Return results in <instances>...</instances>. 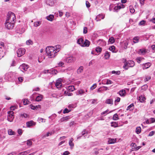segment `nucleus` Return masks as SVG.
I'll return each instance as SVG.
<instances>
[{
  "label": "nucleus",
  "mask_w": 155,
  "mask_h": 155,
  "mask_svg": "<svg viewBox=\"0 0 155 155\" xmlns=\"http://www.w3.org/2000/svg\"><path fill=\"white\" fill-rule=\"evenodd\" d=\"M64 64V63L62 61H60L58 63V65L59 67H62Z\"/></svg>",
  "instance_id": "nucleus-62"
},
{
  "label": "nucleus",
  "mask_w": 155,
  "mask_h": 155,
  "mask_svg": "<svg viewBox=\"0 0 155 155\" xmlns=\"http://www.w3.org/2000/svg\"><path fill=\"white\" fill-rule=\"evenodd\" d=\"M55 85L57 88H60L61 85V84L60 82H56L55 84Z\"/></svg>",
  "instance_id": "nucleus-43"
},
{
  "label": "nucleus",
  "mask_w": 155,
  "mask_h": 155,
  "mask_svg": "<svg viewBox=\"0 0 155 155\" xmlns=\"http://www.w3.org/2000/svg\"><path fill=\"white\" fill-rule=\"evenodd\" d=\"M90 42L87 39H85L83 44L82 45V47H88L90 45Z\"/></svg>",
  "instance_id": "nucleus-13"
},
{
  "label": "nucleus",
  "mask_w": 155,
  "mask_h": 155,
  "mask_svg": "<svg viewBox=\"0 0 155 155\" xmlns=\"http://www.w3.org/2000/svg\"><path fill=\"white\" fill-rule=\"evenodd\" d=\"M134 104L133 103L131 104L128 106L126 110H130V111L134 109Z\"/></svg>",
  "instance_id": "nucleus-23"
},
{
  "label": "nucleus",
  "mask_w": 155,
  "mask_h": 155,
  "mask_svg": "<svg viewBox=\"0 0 155 155\" xmlns=\"http://www.w3.org/2000/svg\"><path fill=\"white\" fill-rule=\"evenodd\" d=\"M16 31L17 33L22 34L25 31V29L20 25L18 26L16 28Z\"/></svg>",
  "instance_id": "nucleus-9"
},
{
  "label": "nucleus",
  "mask_w": 155,
  "mask_h": 155,
  "mask_svg": "<svg viewBox=\"0 0 155 155\" xmlns=\"http://www.w3.org/2000/svg\"><path fill=\"white\" fill-rule=\"evenodd\" d=\"M30 106L31 108V109L35 110L37 109V106H34L33 105L31 104L30 105Z\"/></svg>",
  "instance_id": "nucleus-47"
},
{
  "label": "nucleus",
  "mask_w": 155,
  "mask_h": 155,
  "mask_svg": "<svg viewBox=\"0 0 155 155\" xmlns=\"http://www.w3.org/2000/svg\"><path fill=\"white\" fill-rule=\"evenodd\" d=\"M32 142L29 140L27 141V145L30 146L32 145Z\"/></svg>",
  "instance_id": "nucleus-52"
},
{
  "label": "nucleus",
  "mask_w": 155,
  "mask_h": 155,
  "mask_svg": "<svg viewBox=\"0 0 155 155\" xmlns=\"http://www.w3.org/2000/svg\"><path fill=\"white\" fill-rule=\"evenodd\" d=\"M124 64L123 68L125 70H127L129 67H133L135 65V62L132 60L127 61L126 59L125 60L124 62Z\"/></svg>",
  "instance_id": "nucleus-2"
},
{
  "label": "nucleus",
  "mask_w": 155,
  "mask_h": 155,
  "mask_svg": "<svg viewBox=\"0 0 155 155\" xmlns=\"http://www.w3.org/2000/svg\"><path fill=\"white\" fill-rule=\"evenodd\" d=\"M71 91H65L64 92V94L65 95L71 96L73 95V94L72 93L70 92Z\"/></svg>",
  "instance_id": "nucleus-30"
},
{
  "label": "nucleus",
  "mask_w": 155,
  "mask_h": 155,
  "mask_svg": "<svg viewBox=\"0 0 155 155\" xmlns=\"http://www.w3.org/2000/svg\"><path fill=\"white\" fill-rule=\"evenodd\" d=\"M97 87V84H94L90 88V89L91 90H93Z\"/></svg>",
  "instance_id": "nucleus-53"
},
{
  "label": "nucleus",
  "mask_w": 155,
  "mask_h": 155,
  "mask_svg": "<svg viewBox=\"0 0 155 155\" xmlns=\"http://www.w3.org/2000/svg\"><path fill=\"white\" fill-rule=\"evenodd\" d=\"M38 121L39 123L45 122V120L42 118L39 117L38 119Z\"/></svg>",
  "instance_id": "nucleus-44"
},
{
  "label": "nucleus",
  "mask_w": 155,
  "mask_h": 155,
  "mask_svg": "<svg viewBox=\"0 0 155 155\" xmlns=\"http://www.w3.org/2000/svg\"><path fill=\"white\" fill-rule=\"evenodd\" d=\"M5 24V27L8 29H12L15 25L14 22L6 21Z\"/></svg>",
  "instance_id": "nucleus-5"
},
{
  "label": "nucleus",
  "mask_w": 155,
  "mask_h": 155,
  "mask_svg": "<svg viewBox=\"0 0 155 155\" xmlns=\"http://www.w3.org/2000/svg\"><path fill=\"white\" fill-rule=\"evenodd\" d=\"M110 54L107 51H106V52L104 54V56L105 57L106 59H108L110 57Z\"/></svg>",
  "instance_id": "nucleus-32"
},
{
  "label": "nucleus",
  "mask_w": 155,
  "mask_h": 155,
  "mask_svg": "<svg viewBox=\"0 0 155 155\" xmlns=\"http://www.w3.org/2000/svg\"><path fill=\"white\" fill-rule=\"evenodd\" d=\"M25 52V50L24 48L18 49L17 51V54L18 57H20L24 55Z\"/></svg>",
  "instance_id": "nucleus-6"
},
{
  "label": "nucleus",
  "mask_w": 155,
  "mask_h": 155,
  "mask_svg": "<svg viewBox=\"0 0 155 155\" xmlns=\"http://www.w3.org/2000/svg\"><path fill=\"white\" fill-rule=\"evenodd\" d=\"M143 58H141L140 57H138L137 58H136V60H137V62L138 63H140L141 61H142V59H143Z\"/></svg>",
  "instance_id": "nucleus-48"
},
{
  "label": "nucleus",
  "mask_w": 155,
  "mask_h": 155,
  "mask_svg": "<svg viewBox=\"0 0 155 155\" xmlns=\"http://www.w3.org/2000/svg\"><path fill=\"white\" fill-rule=\"evenodd\" d=\"M115 39L113 37H111L108 40V42L109 43L113 44L115 42Z\"/></svg>",
  "instance_id": "nucleus-28"
},
{
  "label": "nucleus",
  "mask_w": 155,
  "mask_h": 155,
  "mask_svg": "<svg viewBox=\"0 0 155 155\" xmlns=\"http://www.w3.org/2000/svg\"><path fill=\"white\" fill-rule=\"evenodd\" d=\"M23 103L25 105H27L28 104L29 101L27 99H24L23 100Z\"/></svg>",
  "instance_id": "nucleus-49"
},
{
  "label": "nucleus",
  "mask_w": 155,
  "mask_h": 155,
  "mask_svg": "<svg viewBox=\"0 0 155 155\" xmlns=\"http://www.w3.org/2000/svg\"><path fill=\"white\" fill-rule=\"evenodd\" d=\"M28 116V114H26L25 113L21 114V116L22 117H24L25 118H27Z\"/></svg>",
  "instance_id": "nucleus-59"
},
{
  "label": "nucleus",
  "mask_w": 155,
  "mask_h": 155,
  "mask_svg": "<svg viewBox=\"0 0 155 155\" xmlns=\"http://www.w3.org/2000/svg\"><path fill=\"white\" fill-rule=\"evenodd\" d=\"M151 65L150 63L148 62L142 64V66L143 69H146L149 68Z\"/></svg>",
  "instance_id": "nucleus-12"
},
{
  "label": "nucleus",
  "mask_w": 155,
  "mask_h": 155,
  "mask_svg": "<svg viewBox=\"0 0 155 155\" xmlns=\"http://www.w3.org/2000/svg\"><path fill=\"white\" fill-rule=\"evenodd\" d=\"M41 24V23L40 21H38L37 22H36L34 24V26H38L39 25Z\"/></svg>",
  "instance_id": "nucleus-61"
},
{
  "label": "nucleus",
  "mask_w": 155,
  "mask_h": 155,
  "mask_svg": "<svg viewBox=\"0 0 155 155\" xmlns=\"http://www.w3.org/2000/svg\"><path fill=\"white\" fill-rule=\"evenodd\" d=\"M50 71L51 72H49L50 73H51L52 74L55 75L58 72L55 69H53L52 70H50Z\"/></svg>",
  "instance_id": "nucleus-37"
},
{
  "label": "nucleus",
  "mask_w": 155,
  "mask_h": 155,
  "mask_svg": "<svg viewBox=\"0 0 155 155\" xmlns=\"http://www.w3.org/2000/svg\"><path fill=\"white\" fill-rule=\"evenodd\" d=\"M15 20L16 17L14 13L11 12H9L8 13L6 21L8 22L11 21L12 22H14V23H15Z\"/></svg>",
  "instance_id": "nucleus-3"
},
{
  "label": "nucleus",
  "mask_w": 155,
  "mask_h": 155,
  "mask_svg": "<svg viewBox=\"0 0 155 155\" xmlns=\"http://www.w3.org/2000/svg\"><path fill=\"white\" fill-rule=\"evenodd\" d=\"M109 50L110 51H112L113 53H116L117 51V50H116L115 47L114 45H113V46H110L109 48Z\"/></svg>",
  "instance_id": "nucleus-18"
},
{
  "label": "nucleus",
  "mask_w": 155,
  "mask_h": 155,
  "mask_svg": "<svg viewBox=\"0 0 155 155\" xmlns=\"http://www.w3.org/2000/svg\"><path fill=\"white\" fill-rule=\"evenodd\" d=\"M108 89V88L107 87L105 86H103L99 88L97 90V92H101L103 91H107Z\"/></svg>",
  "instance_id": "nucleus-15"
},
{
  "label": "nucleus",
  "mask_w": 155,
  "mask_h": 155,
  "mask_svg": "<svg viewBox=\"0 0 155 155\" xmlns=\"http://www.w3.org/2000/svg\"><path fill=\"white\" fill-rule=\"evenodd\" d=\"M94 60L93 59L91 60L89 63L88 65L89 66H91V65H92L95 62H94Z\"/></svg>",
  "instance_id": "nucleus-58"
},
{
  "label": "nucleus",
  "mask_w": 155,
  "mask_h": 155,
  "mask_svg": "<svg viewBox=\"0 0 155 155\" xmlns=\"http://www.w3.org/2000/svg\"><path fill=\"white\" fill-rule=\"evenodd\" d=\"M136 133L137 134H139L141 132V128L140 127H137L136 130Z\"/></svg>",
  "instance_id": "nucleus-33"
},
{
  "label": "nucleus",
  "mask_w": 155,
  "mask_h": 155,
  "mask_svg": "<svg viewBox=\"0 0 155 155\" xmlns=\"http://www.w3.org/2000/svg\"><path fill=\"white\" fill-rule=\"evenodd\" d=\"M8 134L9 135H14L15 134V132L13 131L11 129H9L8 131Z\"/></svg>",
  "instance_id": "nucleus-41"
},
{
  "label": "nucleus",
  "mask_w": 155,
  "mask_h": 155,
  "mask_svg": "<svg viewBox=\"0 0 155 155\" xmlns=\"http://www.w3.org/2000/svg\"><path fill=\"white\" fill-rule=\"evenodd\" d=\"M57 116V115L55 114H52L51 116L49 117V118L52 120L54 119Z\"/></svg>",
  "instance_id": "nucleus-39"
},
{
  "label": "nucleus",
  "mask_w": 155,
  "mask_h": 155,
  "mask_svg": "<svg viewBox=\"0 0 155 155\" xmlns=\"http://www.w3.org/2000/svg\"><path fill=\"white\" fill-rule=\"evenodd\" d=\"M71 111V110H69L67 108H66L63 110V113L64 114L70 112Z\"/></svg>",
  "instance_id": "nucleus-50"
},
{
  "label": "nucleus",
  "mask_w": 155,
  "mask_h": 155,
  "mask_svg": "<svg viewBox=\"0 0 155 155\" xmlns=\"http://www.w3.org/2000/svg\"><path fill=\"white\" fill-rule=\"evenodd\" d=\"M84 42V39L83 38H80L78 39L77 41V43L82 47V45Z\"/></svg>",
  "instance_id": "nucleus-17"
},
{
  "label": "nucleus",
  "mask_w": 155,
  "mask_h": 155,
  "mask_svg": "<svg viewBox=\"0 0 155 155\" xmlns=\"http://www.w3.org/2000/svg\"><path fill=\"white\" fill-rule=\"evenodd\" d=\"M119 94L121 96L124 97L126 95V91L124 89L121 90L119 91Z\"/></svg>",
  "instance_id": "nucleus-16"
},
{
  "label": "nucleus",
  "mask_w": 155,
  "mask_h": 155,
  "mask_svg": "<svg viewBox=\"0 0 155 155\" xmlns=\"http://www.w3.org/2000/svg\"><path fill=\"white\" fill-rule=\"evenodd\" d=\"M131 145L133 147L132 149H133V150H136V148L137 147V145L135 143H131Z\"/></svg>",
  "instance_id": "nucleus-40"
},
{
  "label": "nucleus",
  "mask_w": 155,
  "mask_h": 155,
  "mask_svg": "<svg viewBox=\"0 0 155 155\" xmlns=\"http://www.w3.org/2000/svg\"><path fill=\"white\" fill-rule=\"evenodd\" d=\"M86 5L87 8H89L90 6L91 5L89 2L88 1H86Z\"/></svg>",
  "instance_id": "nucleus-56"
},
{
  "label": "nucleus",
  "mask_w": 155,
  "mask_h": 155,
  "mask_svg": "<svg viewBox=\"0 0 155 155\" xmlns=\"http://www.w3.org/2000/svg\"><path fill=\"white\" fill-rule=\"evenodd\" d=\"M87 28L86 27H84L83 29V33L85 34L87 32Z\"/></svg>",
  "instance_id": "nucleus-60"
},
{
  "label": "nucleus",
  "mask_w": 155,
  "mask_h": 155,
  "mask_svg": "<svg viewBox=\"0 0 155 155\" xmlns=\"http://www.w3.org/2000/svg\"><path fill=\"white\" fill-rule=\"evenodd\" d=\"M73 141V138H71L69 142V145L71 147V149H72L74 147V144L72 142Z\"/></svg>",
  "instance_id": "nucleus-22"
},
{
  "label": "nucleus",
  "mask_w": 155,
  "mask_h": 155,
  "mask_svg": "<svg viewBox=\"0 0 155 155\" xmlns=\"http://www.w3.org/2000/svg\"><path fill=\"white\" fill-rule=\"evenodd\" d=\"M18 132L19 135H21L22 134V130L21 129H18Z\"/></svg>",
  "instance_id": "nucleus-63"
},
{
  "label": "nucleus",
  "mask_w": 155,
  "mask_h": 155,
  "mask_svg": "<svg viewBox=\"0 0 155 155\" xmlns=\"http://www.w3.org/2000/svg\"><path fill=\"white\" fill-rule=\"evenodd\" d=\"M85 93V91L84 90H80L78 91V93L77 94V95H82L84 94Z\"/></svg>",
  "instance_id": "nucleus-34"
},
{
  "label": "nucleus",
  "mask_w": 155,
  "mask_h": 155,
  "mask_svg": "<svg viewBox=\"0 0 155 155\" xmlns=\"http://www.w3.org/2000/svg\"><path fill=\"white\" fill-rule=\"evenodd\" d=\"M147 52L146 50L145 49H142L139 50L138 53L140 54H144Z\"/></svg>",
  "instance_id": "nucleus-25"
},
{
  "label": "nucleus",
  "mask_w": 155,
  "mask_h": 155,
  "mask_svg": "<svg viewBox=\"0 0 155 155\" xmlns=\"http://www.w3.org/2000/svg\"><path fill=\"white\" fill-rule=\"evenodd\" d=\"M76 58L73 56H71L66 58V62L70 63L74 62L76 61Z\"/></svg>",
  "instance_id": "nucleus-7"
},
{
  "label": "nucleus",
  "mask_w": 155,
  "mask_h": 155,
  "mask_svg": "<svg viewBox=\"0 0 155 155\" xmlns=\"http://www.w3.org/2000/svg\"><path fill=\"white\" fill-rule=\"evenodd\" d=\"M28 68V65H26L25 64H23L20 66L19 69L22 71H27Z\"/></svg>",
  "instance_id": "nucleus-8"
},
{
  "label": "nucleus",
  "mask_w": 155,
  "mask_h": 155,
  "mask_svg": "<svg viewBox=\"0 0 155 155\" xmlns=\"http://www.w3.org/2000/svg\"><path fill=\"white\" fill-rule=\"evenodd\" d=\"M43 96L42 95L39 94L37 96L35 99V101H41L43 98Z\"/></svg>",
  "instance_id": "nucleus-21"
},
{
  "label": "nucleus",
  "mask_w": 155,
  "mask_h": 155,
  "mask_svg": "<svg viewBox=\"0 0 155 155\" xmlns=\"http://www.w3.org/2000/svg\"><path fill=\"white\" fill-rule=\"evenodd\" d=\"M146 98L144 97L143 96H141L139 97V100L140 102H143L145 101Z\"/></svg>",
  "instance_id": "nucleus-26"
},
{
  "label": "nucleus",
  "mask_w": 155,
  "mask_h": 155,
  "mask_svg": "<svg viewBox=\"0 0 155 155\" xmlns=\"http://www.w3.org/2000/svg\"><path fill=\"white\" fill-rule=\"evenodd\" d=\"M54 18V16L52 15H50L46 17V19L48 21H52Z\"/></svg>",
  "instance_id": "nucleus-24"
},
{
  "label": "nucleus",
  "mask_w": 155,
  "mask_h": 155,
  "mask_svg": "<svg viewBox=\"0 0 155 155\" xmlns=\"http://www.w3.org/2000/svg\"><path fill=\"white\" fill-rule=\"evenodd\" d=\"M5 55V52L0 50V58L3 57Z\"/></svg>",
  "instance_id": "nucleus-38"
},
{
  "label": "nucleus",
  "mask_w": 155,
  "mask_h": 155,
  "mask_svg": "<svg viewBox=\"0 0 155 155\" xmlns=\"http://www.w3.org/2000/svg\"><path fill=\"white\" fill-rule=\"evenodd\" d=\"M8 120L10 122H12L14 118V112L12 111H9L8 112Z\"/></svg>",
  "instance_id": "nucleus-4"
},
{
  "label": "nucleus",
  "mask_w": 155,
  "mask_h": 155,
  "mask_svg": "<svg viewBox=\"0 0 155 155\" xmlns=\"http://www.w3.org/2000/svg\"><path fill=\"white\" fill-rule=\"evenodd\" d=\"M117 140L116 138H109L108 140V143L109 144H112L115 143L116 142Z\"/></svg>",
  "instance_id": "nucleus-19"
},
{
  "label": "nucleus",
  "mask_w": 155,
  "mask_h": 155,
  "mask_svg": "<svg viewBox=\"0 0 155 155\" xmlns=\"http://www.w3.org/2000/svg\"><path fill=\"white\" fill-rule=\"evenodd\" d=\"M26 43L27 45H32L33 42L31 40L29 39L26 41Z\"/></svg>",
  "instance_id": "nucleus-46"
},
{
  "label": "nucleus",
  "mask_w": 155,
  "mask_h": 155,
  "mask_svg": "<svg viewBox=\"0 0 155 155\" xmlns=\"http://www.w3.org/2000/svg\"><path fill=\"white\" fill-rule=\"evenodd\" d=\"M69 119V117L68 116H67L65 117H64L62 118H61L60 120V121L61 122H62L63 121H67Z\"/></svg>",
  "instance_id": "nucleus-31"
},
{
  "label": "nucleus",
  "mask_w": 155,
  "mask_h": 155,
  "mask_svg": "<svg viewBox=\"0 0 155 155\" xmlns=\"http://www.w3.org/2000/svg\"><path fill=\"white\" fill-rule=\"evenodd\" d=\"M151 78L150 76H146L145 79L144 80V82H146L148 81L149 80L151 79Z\"/></svg>",
  "instance_id": "nucleus-45"
},
{
  "label": "nucleus",
  "mask_w": 155,
  "mask_h": 155,
  "mask_svg": "<svg viewBox=\"0 0 155 155\" xmlns=\"http://www.w3.org/2000/svg\"><path fill=\"white\" fill-rule=\"evenodd\" d=\"M110 124H111V126L112 127H116L119 126L117 122H111Z\"/></svg>",
  "instance_id": "nucleus-20"
},
{
  "label": "nucleus",
  "mask_w": 155,
  "mask_h": 155,
  "mask_svg": "<svg viewBox=\"0 0 155 155\" xmlns=\"http://www.w3.org/2000/svg\"><path fill=\"white\" fill-rule=\"evenodd\" d=\"M147 87H148V86L146 84L143 85L141 87L142 89L143 90H146L147 89Z\"/></svg>",
  "instance_id": "nucleus-55"
},
{
  "label": "nucleus",
  "mask_w": 155,
  "mask_h": 155,
  "mask_svg": "<svg viewBox=\"0 0 155 155\" xmlns=\"http://www.w3.org/2000/svg\"><path fill=\"white\" fill-rule=\"evenodd\" d=\"M83 69L84 68L83 66H81L80 67L77 71L78 74H79L81 73L83 70Z\"/></svg>",
  "instance_id": "nucleus-29"
},
{
  "label": "nucleus",
  "mask_w": 155,
  "mask_h": 155,
  "mask_svg": "<svg viewBox=\"0 0 155 155\" xmlns=\"http://www.w3.org/2000/svg\"><path fill=\"white\" fill-rule=\"evenodd\" d=\"M149 120L150 124L155 122V119L154 118H151Z\"/></svg>",
  "instance_id": "nucleus-51"
},
{
  "label": "nucleus",
  "mask_w": 155,
  "mask_h": 155,
  "mask_svg": "<svg viewBox=\"0 0 155 155\" xmlns=\"http://www.w3.org/2000/svg\"><path fill=\"white\" fill-rule=\"evenodd\" d=\"M16 65V62L14 60H13L11 64V66H14Z\"/></svg>",
  "instance_id": "nucleus-57"
},
{
  "label": "nucleus",
  "mask_w": 155,
  "mask_h": 155,
  "mask_svg": "<svg viewBox=\"0 0 155 155\" xmlns=\"http://www.w3.org/2000/svg\"><path fill=\"white\" fill-rule=\"evenodd\" d=\"M75 89L73 85H70L67 87V90L68 91H73Z\"/></svg>",
  "instance_id": "nucleus-14"
},
{
  "label": "nucleus",
  "mask_w": 155,
  "mask_h": 155,
  "mask_svg": "<svg viewBox=\"0 0 155 155\" xmlns=\"http://www.w3.org/2000/svg\"><path fill=\"white\" fill-rule=\"evenodd\" d=\"M105 103L108 104H113V101L112 99H108L106 100Z\"/></svg>",
  "instance_id": "nucleus-27"
},
{
  "label": "nucleus",
  "mask_w": 155,
  "mask_h": 155,
  "mask_svg": "<svg viewBox=\"0 0 155 155\" xmlns=\"http://www.w3.org/2000/svg\"><path fill=\"white\" fill-rule=\"evenodd\" d=\"M57 51V50L55 51L53 48L51 47H48V48L46 49V52L49 58H54L56 55Z\"/></svg>",
  "instance_id": "nucleus-1"
},
{
  "label": "nucleus",
  "mask_w": 155,
  "mask_h": 155,
  "mask_svg": "<svg viewBox=\"0 0 155 155\" xmlns=\"http://www.w3.org/2000/svg\"><path fill=\"white\" fill-rule=\"evenodd\" d=\"M26 124L27 127H30L31 126L35 125L36 124V123L31 120L27 122L26 123Z\"/></svg>",
  "instance_id": "nucleus-11"
},
{
  "label": "nucleus",
  "mask_w": 155,
  "mask_h": 155,
  "mask_svg": "<svg viewBox=\"0 0 155 155\" xmlns=\"http://www.w3.org/2000/svg\"><path fill=\"white\" fill-rule=\"evenodd\" d=\"M102 48L99 47H97L95 49L96 51L97 52H101L102 51Z\"/></svg>",
  "instance_id": "nucleus-42"
},
{
  "label": "nucleus",
  "mask_w": 155,
  "mask_h": 155,
  "mask_svg": "<svg viewBox=\"0 0 155 155\" xmlns=\"http://www.w3.org/2000/svg\"><path fill=\"white\" fill-rule=\"evenodd\" d=\"M139 38L138 37H134L133 38V42L135 43H137L139 41Z\"/></svg>",
  "instance_id": "nucleus-35"
},
{
  "label": "nucleus",
  "mask_w": 155,
  "mask_h": 155,
  "mask_svg": "<svg viewBox=\"0 0 155 155\" xmlns=\"http://www.w3.org/2000/svg\"><path fill=\"white\" fill-rule=\"evenodd\" d=\"M106 84H111L113 83L112 81L109 79H107L106 80Z\"/></svg>",
  "instance_id": "nucleus-54"
},
{
  "label": "nucleus",
  "mask_w": 155,
  "mask_h": 155,
  "mask_svg": "<svg viewBox=\"0 0 155 155\" xmlns=\"http://www.w3.org/2000/svg\"><path fill=\"white\" fill-rule=\"evenodd\" d=\"M70 153L68 151H67L64 152L63 153L62 155H68Z\"/></svg>",
  "instance_id": "nucleus-64"
},
{
  "label": "nucleus",
  "mask_w": 155,
  "mask_h": 155,
  "mask_svg": "<svg viewBox=\"0 0 155 155\" xmlns=\"http://www.w3.org/2000/svg\"><path fill=\"white\" fill-rule=\"evenodd\" d=\"M88 131L87 130H86V129H84L83 130V131L82 132L81 134H79L77 136V139H80L85 134H88Z\"/></svg>",
  "instance_id": "nucleus-10"
},
{
  "label": "nucleus",
  "mask_w": 155,
  "mask_h": 155,
  "mask_svg": "<svg viewBox=\"0 0 155 155\" xmlns=\"http://www.w3.org/2000/svg\"><path fill=\"white\" fill-rule=\"evenodd\" d=\"M113 120H115L119 119V118L117 114L116 113L114 115L113 117Z\"/></svg>",
  "instance_id": "nucleus-36"
}]
</instances>
